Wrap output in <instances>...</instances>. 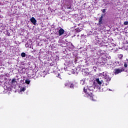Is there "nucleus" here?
Masks as SVG:
<instances>
[{
    "mask_svg": "<svg viewBox=\"0 0 128 128\" xmlns=\"http://www.w3.org/2000/svg\"><path fill=\"white\" fill-rule=\"evenodd\" d=\"M104 16H102L100 18L98 19V26H102V18Z\"/></svg>",
    "mask_w": 128,
    "mask_h": 128,
    "instance_id": "3",
    "label": "nucleus"
},
{
    "mask_svg": "<svg viewBox=\"0 0 128 128\" xmlns=\"http://www.w3.org/2000/svg\"><path fill=\"white\" fill-rule=\"evenodd\" d=\"M76 32H82V30L80 29V28H77L76 29Z\"/></svg>",
    "mask_w": 128,
    "mask_h": 128,
    "instance_id": "19",
    "label": "nucleus"
},
{
    "mask_svg": "<svg viewBox=\"0 0 128 128\" xmlns=\"http://www.w3.org/2000/svg\"><path fill=\"white\" fill-rule=\"evenodd\" d=\"M44 72H45V71H44V72H43V74H44Z\"/></svg>",
    "mask_w": 128,
    "mask_h": 128,
    "instance_id": "21",
    "label": "nucleus"
},
{
    "mask_svg": "<svg viewBox=\"0 0 128 128\" xmlns=\"http://www.w3.org/2000/svg\"><path fill=\"white\" fill-rule=\"evenodd\" d=\"M128 59H126V62H124V67L126 68H128Z\"/></svg>",
    "mask_w": 128,
    "mask_h": 128,
    "instance_id": "9",
    "label": "nucleus"
},
{
    "mask_svg": "<svg viewBox=\"0 0 128 128\" xmlns=\"http://www.w3.org/2000/svg\"><path fill=\"white\" fill-rule=\"evenodd\" d=\"M16 78H14L12 80V84H16Z\"/></svg>",
    "mask_w": 128,
    "mask_h": 128,
    "instance_id": "11",
    "label": "nucleus"
},
{
    "mask_svg": "<svg viewBox=\"0 0 128 128\" xmlns=\"http://www.w3.org/2000/svg\"><path fill=\"white\" fill-rule=\"evenodd\" d=\"M104 78L106 80V82H110V80H112V78H110V76L108 75Z\"/></svg>",
    "mask_w": 128,
    "mask_h": 128,
    "instance_id": "7",
    "label": "nucleus"
},
{
    "mask_svg": "<svg viewBox=\"0 0 128 128\" xmlns=\"http://www.w3.org/2000/svg\"><path fill=\"white\" fill-rule=\"evenodd\" d=\"M80 84L82 85L84 84V80H80Z\"/></svg>",
    "mask_w": 128,
    "mask_h": 128,
    "instance_id": "17",
    "label": "nucleus"
},
{
    "mask_svg": "<svg viewBox=\"0 0 128 128\" xmlns=\"http://www.w3.org/2000/svg\"><path fill=\"white\" fill-rule=\"evenodd\" d=\"M70 88H74V83H72L70 84Z\"/></svg>",
    "mask_w": 128,
    "mask_h": 128,
    "instance_id": "10",
    "label": "nucleus"
},
{
    "mask_svg": "<svg viewBox=\"0 0 128 128\" xmlns=\"http://www.w3.org/2000/svg\"><path fill=\"white\" fill-rule=\"evenodd\" d=\"M107 76H108V74H106V72H103V73H102V76L104 78Z\"/></svg>",
    "mask_w": 128,
    "mask_h": 128,
    "instance_id": "12",
    "label": "nucleus"
},
{
    "mask_svg": "<svg viewBox=\"0 0 128 128\" xmlns=\"http://www.w3.org/2000/svg\"><path fill=\"white\" fill-rule=\"evenodd\" d=\"M96 82L98 84H100H100H102V81H100V78H96Z\"/></svg>",
    "mask_w": 128,
    "mask_h": 128,
    "instance_id": "8",
    "label": "nucleus"
},
{
    "mask_svg": "<svg viewBox=\"0 0 128 128\" xmlns=\"http://www.w3.org/2000/svg\"><path fill=\"white\" fill-rule=\"evenodd\" d=\"M25 82L26 84H30V80H25Z\"/></svg>",
    "mask_w": 128,
    "mask_h": 128,
    "instance_id": "13",
    "label": "nucleus"
},
{
    "mask_svg": "<svg viewBox=\"0 0 128 128\" xmlns=\"http://www.w3.org/2000/svg\"><path fill=\"white\" fill-rule=\"evenodd\" d=\"M106 9H103L102 10V12H103V14H104V12H106Z\"/></svg>",
    "mask_w": 128,
    "mask_h": 128,
    "instance_id": "20",
    "label": "nucleus"
},
{
    "mask_svg": "<svg viewBox=\"0 0 128 128\" xmlns=\"http://www.w3.org/2000/svg\"><path fill=\"white\" fill-rule=\"evenodd\" d=\"M70 82H66L64 84V86H70Z\"/></svg>",
    "mask_w": 128,
    "mask_h": 128,
    "instance_id": "15",
    "label": "nucleus"
},
{
    "mask_svg": "<svg viewBox=\"0 0 128 128\" xmlns=\"http://www.w3.org/2000/svg\"><path fill=\"white\" fill-rule=\"evenodd\" d=\"M26 90V88L24 87L20 88V92H24Z\"/></svg>",
    "mask_w": 128,
    "mask_h": 128,
    "instance_id": "16",
    "label": "nucleus"
},
{
    "mask_svg": "<svg viewBox=\"0 0 128 128\" xmlns=\"http://www.w3.org/2000/svg\"><path fill=\"white\" fill-rule=\"evenodd\" d=\"M124 69L123 68H116L114 70V74H120V72H124Z\"/></svg>",
    "mask_w": 128,
    "mask_h": 128,
    "instance_id": "2",
    "label": "nucleus"
},
{
    "mask_svg": "<svg viewBox=\"0 0 128 128\" xmlns=\"http://www.w3.org/2000/svg\"><path fill=\"white\" fill-rule=\"evenodd\" d=\"M124 26H128V21L124 22Z\"/></svg>",
    "mask_w": 128,
    "mask_h": 128,
    "instance_id": "18",
    "label": "nucleus"
},
{
    "mask_svg": "<svg viewBox=\"0 0 128 128\" xmlns=\"http://www.w3.org/2000/svg\"><path fill=\"white\" fill-rule=\"evenodd\" d=\"M84 92L86 94V96L92 100H94V90L88 88V89L84 88Z\"/></svg>",
    "mask_w": 128,
    "mask_h": 128,
    "instance_id": "1",
    "label": "nucleus"
},
{
    "mask_svg": "<svg viewBox=\"0 0 128 128\" xmlns=\"http://www.w3.org/2000/svg\"><path fill=\"white\" fill-rule=\"evenodd\" d=\"M21 56H22V58H26V53L22 52L21 54Z\"/></svg>",
    "mask_w": 128,
    "mask_h": 128,
    "instance_id": "14",
    "label": "nucleus"
},
{
    "mask_svg": "<svg viewBox=\"0 0 128 128\" xmlns=\"http://www.w3.org/2000/svg\"><path fill=\"white\" fill-rule=\"evenodd\" d=\"M98 44H100V43H98Z\"/></svg>",
    "mask_w": 128,
    "mask_h": 128,
    "instance_id": "23",
    "label": "nucleus"
},
{
    "mask_svg": "<svg viewBox=\"0 0 128 128\" xmlns=\"http://www.w3.org/2000/svg\"><path fill=\"white\" fill-rule=\"evenodd\" d=\"M0 54H2V51L1 50H0Z\"/></svg>",
    "mask_w": 128,
    "mask_h": 128,
    "instance_id": "22",
    "label": "nucleus"
},
{
    "mask_svg": "<svg viewBox=\"0 0 128 128\" xmlns=\"http://www.w3.org/2000/svg\"><path fill=\"white\" fill-rule=\"evenodd\" d=\"M30 20L31 22H32V24H34V26H36V18H34V17H32L30 19Z\"/></svg>",
    "mask_w": 128,
    "mask_h": 128,
    "instance_id": "4",
    "label": "nucleus"
},
{
    "mask_svg": "<svg viewBox=\"0 0 128 128\" xmlns=\"http://www.w3.org/2000/svg\"><path fill=\"white\" fill-rule=\"evenodd\" d=\"M118 56L120 60H122V58H124L122 54H118Z\"/></svg>",
    "mask_w": 128,
    "mask_h": 128,
    "instance_id": "6",
    "label": "nucleus"
},
{
    "mask_svg": "<svg viewBox=\"0 0 128 128\" xmlns=\"http://www.w3.org/2000/svg\"><path fill=\"white\" fill-rule=\"evenodd\" d=\"M58 36H62V34H64V29H62V28H60L58 32Z\"/></svg>",
    "mask_w": 128,
    "mask_h": 128,
    "instance_id": "5",
    "label": "nucleus"
},
{
    "mask_svg": "<svg viewBox=\"0 0 128 128\" xmlns=\"http://www.w3.org/2000/svg\"><path fill=\"white\" fill-rule=\"evenodd\" d=\"M58 76H60V74H58Z\"/></svg>",
    "mask_w": 128,
    "mask_h": 128,
    "instance_id": "24",
    "label": "nucleus"
}]
</instances>
